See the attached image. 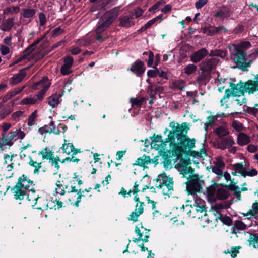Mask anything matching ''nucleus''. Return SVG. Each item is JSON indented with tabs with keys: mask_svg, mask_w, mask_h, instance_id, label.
Here are the masks:
<instances>
[{
	"mask_svg": "<svg viewBox=\"0 0 258 258\" xmlns=\"http://www.w3.org/2000/svg\"><path fill=\"white\" fill-rule=\"evenodd\" d=\"M118 15V8H114L106 12L99 20L96 25L95 30L96 39L100 42L104 41L101 34L104 32L112 22L117 18Z\"/></svg>",
	"mask_w": 258,
	"mask_h": 258,
	"instance_id": "nucleus-1",
	"label": "nucleus"
},
{
	"mask_svg": "<svg viewBox=\"0 0 258 258\" xmlns=\"http://www.w3.org/2000/svg\"><path fill=\"white\" fill-rule=\"evenodd\" d=\"M118 15V8H114L106 12L99 20L96 25L95 30L96 39L100 42L104 41L101 34L104 32L112 22L117 18Z\"/></svg>",
	"mask_w": 258,
	"mask_h": 258,
	"instance_id": "nucleus-2",
	"label": "nucleus"
},
{
	"mask_svg": "<svg viewBox=\"0 0 258 258\" xmlns=\"http://www.w3.org/2000/svg\"><path fill=\"white\" fill-rule=\"evenodd\" d=\"M250 46V43L247 41L229 45L228 48L231 53V59L237 64L244 63L246 60L245 50Z\"/></svg>",
	"mask_w": 258,
	"mask_h": 258,
	"instance_id": "nucleus-3",
	"label": "nucleus"
},
{
	"mask_svg": "<svg viewBox=\"0 0 258 258\" xmlns=\"http://www.w3.org/2000/svg\"><path fill=\"white\" fill-rule=\"evenodd\" d=\"M33 182L29 179L25 175H22L18 179L15 186H14L12 190L16 200H23L26 196L27 192L30 191L32 186H33Z\"/></svg>",
	"mask_w": 258,
	"mask_h": 258,
	"instance_id": "nucleus-4",
	"label": "nucleus"
},
{
	"mask_svg": "<svg viewBox=\"0 0 258 258\" xmlns=\"http://www.w3.org/2000/svg\"><path fill=\"white\" fill-rule=\"evenodd\" d=\"M229 88L226 89L225 91L224 95L220 100V104L222 106H225V108L229 107L227 104L230 97H240L243 95V84L241 82L239 83L235 84L231 82V80L228 82Z\"/></svg>",
	"mask_w": 258,
	"mask_h": 258,
	"instance_id": "nucleus-5",
	"label": "nucleus"
},
{
	"mask_svg": "<svg viewBox=\"0 0 258 258\" xmlns=\"http://www.w3.org/2000/svg\"><path fill=\"white\" fill-rule=\"evenodd\" d=\"M170 126L172 127L173 131H170L167 138L166 139L165 142L166 144L167 143H170V149L168 150H172L173 152L177 153V151H181L182 147L180 146L179 144L176 142L175 134H177L176 137L178 134H182L184 130L183 125H180L179 124H175L172 123L170 124Z\"/></svg>",
	"mask_w": 258,
	"mask_h": 258,
	"instance_id": "nucleus-6",
	"label": "nucleus"
},
{
	"mask_svg": "<svg viewBox=\"0 0 258 258\" xmlns=\"http://www.w3.org/2000/svg\"><path fill=\"white\" fill-rule=\"evenodd\" d=\"M170 126L172 127L173 131H170L167 138L166 139L165 142L166 144L167 143H170V149L168 150H172L173 152L177 153V151H181L182 147L180 146L179 144L176 142L175 134H177L176 137L178 134H182L184 130L183 125H180L179 124H175L172 123L170 124Z\"/></svg>",
	"mask_w": 258,
	"mask_h": 258,
	"instance_id": "nucleus-7",
	"label": "nucleus"
},
{
	"mask_svg": "<svg viewBox=\"0 0 258 258\" xmlns=\"http://www.w3.org/2000/svg\"><path fill=\"white\" fill-rule=\"evenodd\" d=\"M36 208L42 210H46L48 209H59L62 207L63 203L57 199L51 200V197L48 195H43L39 197L37 201L35 202Z\"/></svg>",
	"mask_w": 258,
	"mask_h": 258,
	"instance_id": "nucleus-8",
	"label": "nucleus"
},
{
	"mask_svg": "<svg viewBox=\"0 0 258 258\" xmlns=\"http://www.w3.org/2000/svg\"><path fill=\"white\" fill-rule=\"evenodd\" d=\"M25 136V133L21 129H17L8 133H2V148L4 146H12L14 141L23 139Z\"/></svg>",
	"mask_w": 258,
	"mask_h": 258,
	"instance_id": "nucleus-9",
	"label": "nucleus"
},
{
	"mask_svg": "<svg viewBox=\"0 0 258 258\" xmlns=\"http://www.w3.org/2000/svg\"><path fill=\"white\" fill-rule=\"evenodd\" d=\"M207 195L211 200L215 201L217 200H223L227 199L229 192L227 189L219 185L215 184L207 189Z\"/></svg>",
	"mask_w": 258,
	"mask_h": 258,
	"instance_id": "nucleus-10",
	"label": "nucleus"
},
{
	"mask_svg": "<svg viewBox=\"0 0 258 258\" xmlns=\"http://www.w3.org/2000/svg\"><path fill=\"white\" fill-rule=\"evenodd\" d=\"M233 171L232 172V174L234 176H236L237 174H239L243 177L246 176L253 177L257 175V171L253 168H246L245 167L242 163H235L233 165Z\"/></svg>",
	"mask_w": 258,
	"mask_h": 258,
	"instance_id": "nucleus-11",
	"label": "nucleus"
},
{
	"mask_svg": "<svg viewBox=\"0 0 258 258\" xmlns=\"http://www.w3.org/2000/svg\"><path fill=\"white\" fill-rule=\"evenodd\" d=\"M177 138L179 141L180 146L182 147L181 151H177V153L179 154L187 149L190 150L194 148L195 146L196 140L195 139H190L182 134H178Z\"/></svg>",
	"mask_w": 258,
	"mask_h": 258,
	"instance_id": "nucleus-12",
	"label": "nucleus"
},
{
	"mask_svg": "<svg viewBox=\"0 0 258 258\" xmlns=\"http://www.w3.org/2000/svg\"><path fill=\"white\" fill-rule=\"evenodd\" d=\"M150 138L151 140L150 145L152 148L161 151H168L166 146V142L163 140L161 135L154 134Z\"/></svg>",
	"mask_w": 258,
	"mask_h": 258,
	"instance_id": "nucleus-13",
	"label": "nucleus"
},
{
	"mask_svg": "<svg viewBox=\"0 0 258 258\" xmlns=\"http://www.w3.org/2000/svg\"><path fill=\"white\" fill-rule=\"evenodd\" d=\"M84 190H78L75 186H71V190L69 191V200L74 205L78 207L79 203L81 201L82 197H84Z\"/></svg>",
	"mask_w": 258,
	"mask_h": 258,
	"instance_id": "nucleus-14",
	"label": "nucleus"
},
{
	"mask_svg": "<svg viewBox=\"0 0 258 258\" xmlns=\"http://www.w3.org/2000/svg\"><path fill=\"white\" fill-rule=\"evenodd\" d=\"M219 61V59L217 57L207 58L200 64V69L202 71L211 74L212 70L215 68Z\"/></svg>",
	"mask_w": 258,
	"mask_h": 258,
	"instance_id": "nucleus-15",
	"label": "nucleus"
},
{
	"mask_svg": "<svg viewBox=\"0 0 258 258\" xmlns=\"http://www.w3.org/2000/svg\"><path fill=\"white\" fill-rule=\"evenodd\" d=\"M144 63L140 60L135 61L131 66L130 68L127 70L130 71L135 74L138 77H141L145 71Z\"/></svg>",
	"mask_w": 258,
	"mask_h": 258,
	"instance_id": "nucleus-16",
	"label": "nucleus"
},
{
	"mask_svg": "<svg viewBox=\"0 0 258 258\" xmlns=\"http://www.w3.org/2000/svg\"><path fill=\"white\" fill-rule=\"evenodd\" d=\"M144 205L143 202H139L137 203L134 211L130 214L128 219L134 222L137 221L138 217L144 212Z\"/></svg>",
	"mask_w": 258,
	"mask_h": 258,
	"instance_id": "nucleus-17",
	"label": "nucleus"
},
{
	"mask_svg": "<svg viewBox=\"0 0 258 258\" xmlns=\"http://www.w3.org/2000/svg\"><path fill=\"white\" fill-rule=\"evenodd\" d=\"M225 166V163L220 157L216 158V161L214 162V165L211 167L213 173L218 176L223 175V169Z\"/></svg>",
	"mask_w": 258,
	"mask_h": 258,
	"instance_id": "nucleus-18",
	"label": "nucleus"
},
{
	"mask_svg": "<svg viewBox=\"0 0 258 258\" xmlns=\"http://www.w3.org/2000/svg\"><path fill=\"white\" fill-rule=\"evenodd\" d=\"M135 232L137 234L138 238H134L133 241L135 243H138L139 241L142 240L144 242L148 241V238L149 237V231H147L146 229H143L142 231L139 227H136L135 229Z\"/></svg>",
	"mask_w": 258,
	"mask_h": 258,
	"instance_id": "nucleus-19",
	"label": "nucleus"
},
{
	"mask_svg": "<svg viewBox=\"0 0 258 258\" xmlns=\"http://www.w3.org/2000/svg\"><path fill=\"white\" fill-rule=\"evenodd\" d=\"M189 162L183 159L180 160V163L177 165L178 171L184 177L192 172V168L189 166Z\"/></svg>",
	"mask_w": 258,
	"mask_h": 258,
	"instance_id": "nucleus-20",
	"label": "nucleus"
},
{
	"mask_svg": "<svg viewBox=\"0 0 258 258\" xmlns=\"http://www.w3.org/2000/svg\"><path fill=\"white\" fill-rule=\"evenodd\" d=\"M235 144L234 140L230 136H227L222 139L220 141H218V148L224 150L226 148H230Z\"/></svg>",
	"mask_w": 258,
	"mask_h": 258,
	"instance_id": "nucleus-21",
	"label": "nucleus"
},
{
	"mask_svg": "<svg viewBox=\"0 0 258 258\" xmlns=\"http://www.w3.org/2000/svg\"><path fill=\"white\" fill-rule=\"evenodd\" d=\"M202 189L201 182L198 180H193L187 185V190L192 197L197 195Z\"/></svg>",
	"mask_w": 258,
	"mask_h": 258,
	"instance_id": "nucleus-22",
	"label": "nucleus"
},
{
	"mask_svg": "<svg viewBox=\"0 0 258 258\" xmlns=\"http://www.w3.org/2000/svg\"><path fill=\"white\" fill-rule=\"evenodd\" d=\"M186 86L185 81L182 79H177L172 81L169 85V87L174 91H182L186 88Z\"/></svg>",
	"mask_w": 258,
	"mask_h": 258,
	"instance_id": "nucleus-23",
	"label": "nucleus"
},
{
	"mask_svg": "<svg viewBox=\"0 0 258 258\" xmlns=\"http://www.w3.org/2000/svg\"><path fill=\"white\" fill-rule=\"evenodd\" d=\"M37 12V10L32 8H26L22 9L21 16L31 21Z\"/></svg>",
	"mask_w": 258,
	"mask_h": 258,
	"instance_id": "nucleus-24",
	"label": "nucleus"
},
{
	"mask_svg": "<svg viewBox=\"0 0 258 258\" xmlns=\"http://www.w3.org/2000/svg\"><path fill=\"white\" fill-rule=\"evenodd\" d=\"M45 36L41 37L35 41H34L31 44L28 46L23 52L22 55L25 59H27L29 56L34 51L35 47L38 45L44 38Z\"/></svg>",
	"mask_w": 258,
	"mask_h": 258,
	"instance_id": "nucleus-25",
	"label": "nucleus"
},
{
	"mask_svg": "<svg viewBox=\"0 0 258 258\" xmlns=\"http://www.w3.org/2000/svg\"><path fill=\"white\" fill-rule=\"evenodd\" d=\"M61 149L63 153H66L68 155L71 153H73V154H76L80 152L79 150L75 148L72 143H68V141L66 139L64 140V143L62 144Z\"/></svg>",
	"mask_w": 258,
	"mask_h": 258,
	"instance_id": "nucleus-26",
	"label": "nucleus"
},
{
	"mask_svg": "<svg viewBox=\"0 0 258 258\" xmlns=\"http://www.w3.org/2000/svg\"><path fill=\"white\" fill-rule=\"evenodd\" d=\"M171 182V184H173V181L172 178L167 176L165 173L160 174L158 176L157 178L156 186H160L162 185H168V183Z\"/></svg>",
	"mask_w": 258,
	"mask_h": 258,
	"instance_id": "nucleus-27",
	"label": "nucleus"
},
{
	"mask_svg": "<svg viewBox=\"0 0 258 258\" xmlns=\"http://www.w3.org/2000/svg\"><path fill=\"white\" fill-rule=\"evenodd\" d=\"M208 54V51L205 48L201 49L191 56V61L194 63L199 62L202 59L207 56Z\"/></svg>",
	"mask_w": 258,
	"mask_h": 258,
	"instance_id": "nucleus-28",
	"label": "nucleus"
},
{
	"mask_svg": "<svg viewBox=\"0 0 258 258\" xmlns=\"http://www.w3.org/2000/svg\"><path fill=\"white\" fill-rule=\"evenodd\" d=\"M16 157H17V155L12 153L4 155V163L7 165L6 168L8 171H11L14 168L15 158Z\"/></svg>",
	"mask_w": 258,
	"mask_h": 258,
	"instance_id": "nucleus-29",
	"label": "nucleus"
},
{
	"mask_svg": "<svg viewBox=\"0 0 258 258\" xmlns=\"http://www.w3.org/2000/svg\"><path fill=\"white\" fill-rule=\"evenodd\" d=\"M211 75L209 73L202 71L196 79V82L200 86L206 85L210 80Z\"/></svg>",
	"mask_w": 258,
	"mask_h": 258,
	"instance_id": "nucleus-30",
	"label": "nucleus"
},
{
	"mask_svg": "<svg viewBox=\"0 0 258 258\" xmlns=\"http://www.w3.org/2000/svg\"><path fill=\"white\" fill-rule=\"evenodd\" d=\"M15 19L13 17L5 20L1 25L0 29L3 31H9L14 26Z\"/></svg>",
	"mask_w": 258,
	"mask_h": 258,
	"instance_id": "nucleus-31",
	"label": "nucleus"
},
{
	"mask_svg": "<svg viewBox=\"0 0 258 258\" xmlns=\"http://www.w3.org/2000/svg\"><path fill=\"white\" fill-rule=\"evenodd\" d=\"M192 198L195 201L194 206L196 207L197 211L201 213L204 211L206 209L205 201L199 197L197 195H195Z\"/></svg>",
	"mask_w": 258,
	"mask_h": 258,
	"instance_id": "nucleus-32",
	"label": "nucleus"
},
{
	"mask_svg": "<svg viewBox=\"0 0 258 258\" xmlns=\"http://www.w3.org/2000/svg\"><path fill=\"white\" fill-rule=\"evenodd\" d=\"M27 73L25 69H21L18 73L11 78V82L13 85H16L21 82L26 77Z\"/></svg>",
	"mask_w": 258,
	"mask_h": 258,
	"instance_id": "nucleus-33",
	"label": "nucleus"
},
{
	"mask_svg": "<svg viewBox=\"0 0 258 258\" xmlns=\"http://www.w3.org/2000/svg\"><path fill=\"white\" fill-rule=\"evenodd\" d=\"M54 152L49 147H45L38 152V155L42 156V159L51 160L53 157Z\"/></svg>",
	"mask_w": 258,
	"mask_h": 258,
	"instance_id": "nucleus-34",
	"label": "nucleus"
},
{
	"mask_svg": "<svg viewBox=\"0 0 258 258\" xmlns=\"http://www.w3.org/2000/svg\"><path fill=\"white\" fill-rule=\"evenodd\" d=\"M61 95L59 94H54L48 98V103L52 108L56 107L60 103V98Z\"/></svg>",
	"mask_w": 258,
	"mask_h": 258,
	"instance_id": "nucleus-35",
	"label": "nucleus"
},
{
	"mask_svg": "<svg viewBox=\"0 0 258 258\" xmlns=\"http://www.w3.org/2000/svg\"><path fill=\"white\" fill-rule=\"evenodd\" d=\"M247 227V226L242 221L236 220L232 228V233L233 234H236L240 231L246 229Z\"/></svg>",
	"mask_w": 258,
	"mask_h": 258,
	"instance_id": "nucleus-36",
	"label": "nucleus"
},
{
	"mask_svg": "<svg viewBox=\"0 0 258 258\" xmlns=\"http://www.w3.org/2000/svg\"><path fill=\"white\" fill-rule=\"evenodd\" d=\"M250 142L249 137L244 133H240L237 136V143L240 146L248 144Z\"/></svg>",
	"mask_w": 258,
	"mask_h": 258,
	"instance_id": "nucleus-37",
	"label": "nucleus"
},
{
	"mask_svg": "<svg viewBox=\"0 0 258 258\" xmlns=\"http://www.w3.org/2000/svg\"><path fill=\"white\" fill-rule=\"evenodd\" d=\"M156 187L160 189L161 192L164 195L169 196L173 191V184H171V182L168 183V185H162L161 186Z\"/></svg>",
	"mask_w": 258,
	"mask_h": 258,
	"instance_id": "nucleus-38",
	"label": "nucleus"
},
{
	"mask_svg": "<svg viewBox=\"0 0 258 258\" xmlns=\"http://www.w3.org/2000/svg\"><path fill=\"white\" fill-rule=\"evenodd\" d=\"M134 24L132 18L127 16H124L119 18V26L124 27H128Z\"/></svg>",
	"mask_w": 258,
	"mask_h": 258,
	"instance_id": "nucleus-39",
	"label": "nucleus"
},
{
	"mask_svg": "<svg viewBox=\"0 0 258 258\" xmlns=\"http://www.w3.org/2000/svg\"><path fill=\"white\" fill-rule=\"evenodd\" d=\"M230 16V11L228 8L223 7L219 9L215 14V17H219L222 19L228 18Z\"/></svg>",
	"mask_w": 258,
	"mask_h": 258,
	"instance_id": "nucleus-40",
	"label": "nucleus"
},
{
	"mask_svg": "<svg viewBox=\"0 0 258 258\" xmlns=\"http://www.w3.org/2000/svg\"><path fill=\"white\" fill-rule=\"evenodd\" d=\"M26 195L28 201L30 202V204L32 206H35V202H36L39 198V196L35 194V191L31 188L30 191L27 192Z\"/></svg>",
	"mask_w": 258,
	"mask_h": 258,
	"instance_id": "nucleus-41",
	"label": "nucleus"
},
{
	"mask_svg": "<svg viewBox=\"0 0 258 258\" xmlns=\"http://www.w3.org/2000/svg\"><path fill=\"white\" fill-rule=\"evenodd\" d=\"M228 82L229 81H228L227 79L222 78H220L219 76H218L217 79L215 82L217 84L218 87V90L219 91V92H222L223 91V90L226 87L225 84H228Z\"/></svg>",
	"mask_w": 258,
	"mask_h": 258,
	"instance_id": "nucleus-42",
	"label": "nucleus"
},
{
	"mask_svg": "<svg viewBox=\"0 0 258 258\" xmlns=\"http://www.w3.org/2000/svg\"><path fill=\"white\" fill-rule=\"evenodd\" d=\"M44 127L46 130L50 131L48 133L59 135L60 133V131L56 127L55 122L53 121H51L48 125H45Z\"/></svg>",
	"mask_w": 258,
	"mask_h": 258,
	"instance_id": "nucleus-43",
	"label": "nucleus"
},
{
	"mask_svg": "<svg viewBox=\"0 0 258 258\" xmlns=\"http://www.w3.org/2000/svg\"><path fill=\"white\" fill-rule=\"evenodd\" d=\"M150 158L149 156H143L137 160L135 165L145 167L150 163Z\"/></svg>",
	"mask_w": 258,
	"mask_h": 258,
	"instance_id": "nucleus-44",
	"label": "nucleus"
},
{
	"mask_svg": "<svg viewBox=\"0 0 258 258\" xmlns=\"http://www.w3.org/2000/svg\"><path fill=\"white\" fill-rule=\"evenodd\" d=\"M248 242L250 246H253L254 248H258V235L257 234H250Z\"/></svg>",
	"mask_w": 258,
	"mask_h": 258,
	"instance_id": "nucleus-45",
	"label": "nucleus"
},
{
	"mask_svg": "<svg viewBox=\"0 0 258 258\" xmlns=\"http://www.w3.org/2000/svg\"><path fill=\"white\" fill-rule=\"evenodd\" d=\"M12 111V108L10 105H7L3 108L0 111V118L4 119L7 115L10 114Z\"/></svg>",
	"mask_w": 258,
	"mask_h": 258,
	"instance_id": "nucleus-46",
	"label": "nucleus"
},
{
	"mask_svg": "<svg viewBox=\"0 0 258 258\" xmlns=\"http://www.w3.org/2000/svg\"><path fill=\"white\" fill-rule=\"evenodd\" d=\"M144 100L145 98L143 97L136 98H132L130 99V102L133 107H140L143 104Z\"/></svg>",
	"mask_w": 258,
	"mask_h": 258,
	"instance_id": "nucleus-47",
	"label": "nucleus"
},
{
	"mask_svg": "<svg viewBox=\"0 0 258 258\" xmlns=\"http://www.w3.org/2000/svg\"><path fill=\"white\" fill-rule=\"evenodd\" d=\"M203 33L207 35L212 36L217 33L216 27L209 26L203 28Z\"/></svg>",
	"mask_w": 258,
	"mask_h": 258,
	"instance_id": "nucleus-48",
	"label": "nucleus"
},
{
	"mask_svg": "<svg viewBox=\"0 0 258 258\" xmlns=\"http://www.w3.org/2000/svg\"><path fill=\"white\" fill-rule=\"evenodd\" d=\"M215 133L219 137L226 136L229 134L228 129L226 127L223 126H219L216 128Z\"/></svg>",
	"mask_w": 258,
	"mask_h": 258,
	"instance_id": "nucleus-49",
	"label": "nucleus"
},
{
	"mask_svg": "<svg viewBox=\"0 0 258 258\" xmlns=\"http://www.w3.org/2000/svg\"><path fill=\"white\" fill-rule=\"evenodd\" d=\"M36 103H37L36 96L25 98L21 101V104L22 105H33Z\"/></svg>",
	"mask_w": 258,
	"mask_h": 258,
	"instance_id": "nucleus-50",
	"label": "nucleus"
},
{
	"mask_svg": "<svg viewBox=\"0 0 258 258\" xmlns=\"http://www.w3.org/2000/svg\"><path fill=\"white\" fill-rule=\"evenodd\" d=\"M29 164L33 167L35 168L34 173H38L39 170L42 167V163L41 162H37L36 161H34L31 157H30V161L29 162Z\"/></svg>",
	"mask_w": 258,
	"mask_h": 258,
	"instance_id": "nucleus-51",
	"label": "nucleus"
},
{
	"mask_svg": "<svg viewBox=\"0 0 258 258\" xmlns=\"http://www.w3.org/2000/svg\"><path fill=\"white\" fill-rule=\"evenodd\" d=\"M55 192L57 194L64 195L65 194V188L62 184V182L61 181H57L56 183Z\"/></svg>",
	"mask_w": 258,
	"mask_h": 258,
	"instance_id": "nucleus-52",
	"label": "nucleus"
},
{
	"mask_svg": "<svg viewBox=\"0 0 258 258\" xmlns=\"http://www.w3.org/2000/svg\"><path fill=\"white\" fill-rule=\"evenodd\" d=\"M20 11V8L18 6H13L7 8L4 10V13L7 15H13L18 13Z\"/></svg>",
	"mask_w": 258,
	"mask_h": 258,
	"instance_id": "nucleus-53",
	"label": "nucleus"
},
{
	"mask_svg": "<svg viewBox=\"0 0 258 258\" xmlns=\"http://www.w3.org/2000/svg\"><path fill=\"white\" fill-rule=\"evenodd\" d=\"M197 69V66L194 64H190L184 68V73L188 75L194 73Z\"/></svg>",
	"mask_w": 258,
	"mask_h": 258,
	"instance_id": "nucleus-54",
	"label": "nucleus"
},
{
	"mask_svg": "<svg viewBox=\"0 0 258 258\" xmlns=\"http://www.w3.org/2000/svg\"><path fill=\"white\" fill-rule=\"evenodd\" d=\"M248 211L251 212V215H254L255 219H257L258 217V202H254Z\"/></svg>",
	"mask_w": 258,
	"mask_h": 258,
	"instance_id": "nucleus-55",
	"label": "nucleus"
},
{
	"mask_svg": "<svg viewBox=\"0 0 258 258\" xmlns=\"http://www.w3.org/2000/svg\"><path fill=\"white\" fill-rule=\"evenodd\" d=\"M218 218L223 224L227 226H230L232 224V220L229 216H222V215H220L218 217Z\"/></svg>",
	"mask_w": 258,
	"mask_h": 258,
	"instance_id": "nucleus-56",
	"label": "nucleus"
},
{
	"mask_svg": "<svg viewBox=\"0 0 258 258\" xmlns=\"http://www.w3.org/2000/svg\"><path fill=\"white\" fill-rule=\"evenodd\" d=\"M226 52L224 51L221 50H212L210 52L209 55L210 56H218L221 58H224L226 56Z\"/></svg>",
	"mask_w": 258,
	"mask_h": 258,
	"instance_id": "nucleus-57",
	"label": "nucleus"
},
{
	"mask_svg": "<svg viewBox=\"0 0 258 258\" xmlns=\"http://www.w3.org/2000/svg\"><path fill=\"white\" fill-rule=\"evenodd\" d=\"M40 26H44L47 23V18L45 14L43 12L38 14Z\"/></svg>",
	"mask_w": 258,
	"mask_h": 258,
	"instance_id": "nucleus-58",
	"label": "nucleus"
},
{
	"mask_svg": "<svg viewBox=\"0 0 258 258\" xmlns=\"http://www.w3.org/2000/svg\"><path fill=\"white\" fill-rule=\"evenodd\" d=\"M224 208V206L223 204H216L212 207V210L214 214L216 215V214H218L220 215H221L220 213Z\"/></svg>",
	"mask_w": 258,
	"mask_h": 258,
	"instance_id": "nucleus-59",
	"label": "nucleus"
},
{
	"mask_svg": "<svg viewBox=\"0 0 258 258\" xmlns=\"http://www.w3.org/2000/svg\"><path fill=\"white\" fill-rule=\"evenodd\" d=\"M37 117V110H35L32 112V114L29 116L28 118V125L29 126H32L34 125V122L35 121V119Z\"/></svg>",
	"mask_w": 258,
	"mask_h": 258,
	"instance_id": "nucleus-60",
	"label": "nucleus"
},
{
	"mask_svg": "<svg viewBox=\"0 0 258 258\" xmlns=\"http://www.w3.org/2000/svg\"><path fill=\"white\" fill-rule=\"evenodd\" d=\"M49 87V85H46L40 92L38 93V94H37V96L36 97L37 99V101H41L42 100L44 95L46 93V91L48 90Z\"/></svg>",
	"mask_w": 258,
	"mask_h": 258,
	"instance_id": "nucleus-61",
	"label": "nucleus"
},
{
	"mask_svg": "<svg viewBox=\"0 0 258 258\" xmlns=\"http://www.w3.org/2000/svg\"><path fill=\"white\" fill-rule=\"evenodd\" d=\"M191 155L195 158H201L206 155V152L205 150L202 149L200 152L192 151Z\"/></svg>",
	"mask_w": 258,
	"mask_h": 258,
	"instance_id": "nucleus-62",
	"label": "nucleus"
},
{
	"mask_svg": "<svg viewBox=\"0 0 258 258\" xmlns=\"http://www.w3.org/2000/svg\"><path fill=\"white\" fill-rule=\"evenodd\" d=\"M48 80V79L47 77H44L41 80L39 81L34 83L32 86V89L34 90H37L38 89V87L39 86H41L42 87L44 86V84Z\"/></svg>",
	"mask_w": 258,
	"mask_h": 258,
	"instance_id": "nucleus-63",
	"label": "nucleus"
},
{
	"mask_svg": "<svg viewBox=\"0 0 258 258\" xmlns=\"http://www.w3.org/2000/svg\"><path fill=\"white\" fill-rule=\"evenodd\" d=\"M232 126L238 132H240L243 129L242 123L237 120H234L233 121L232 123Z\"/></svg>",
	"mask_w": 258,
	"mask_h": 258,
	"instance_id": "nucleus-64",
	"label": "nucleus"
}]
</instances>
